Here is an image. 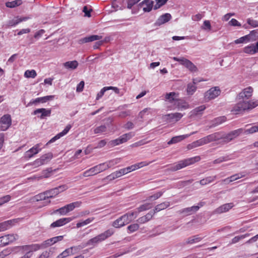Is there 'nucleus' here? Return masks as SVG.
<instances>
[{
    "mask_svg": "<svg viewBox=\"0 0 258 258\" xmlns=\"http://www.w3.org/2000/svg\"><path fill=\"white\" fill-rule=\"evenodd\" d=\"M152 163V162H147V161H143L139 163H138L137 164L132 165L130 166H128V168L129 169V170L131 172L136 170L138 169H140L142 167L146 166L148 165L149 164Z\"/></svg>",
    "mask_w": 258,
    "mask_h": 258,
    "instance_id": "a878e982",
    "label": "nucleus"
},
{
    "mask_svg": "<svg viewBox=\"0 0 258 258\" xmlns=\"http://www.w3.org/2000/svg\"><path fill=\"white\" fill-rule=\"evenodd\" d=\"M135 134L134 132H130L123 135L121 136V140L123 143L126 142L128 140L131 139L135 136Z\"/></svg>",
    "mask_w": 258,
    "mask_h": 258,
    "instance_id": "3c124183",
    "label": "nucleus"
},
{
    "mask_svg": "<svg viewBox=\"0 0 258 258\" xmlns=\"http://www.w3.org/2000/svg\"><path fill=\"white\" fill-rule=\"evenodd\" d=\"M46 196H47L46 191H45L43 193H41V194H39L38 195H37L35 197V199L37 201H44V203H45V205H47L50 203V201L48 200V199L49 198H47V197Z\"/></svg>",
    "mask_w": 258,
    "mask_h": 258,
    "instance_id": "58836bf2",
    "label": "nucleus"
},
{
    "mask_svg": "<svg viewBox=\"0 0 258 258\" xmlns=\"http://www.w3.org/2000/svg\"><path fill=\"white\" fill-rule=\"evenodd\" d=\"M50 113L51 110L45 108L37 109L34 111V114L37 115L40 114V115L39 116L40 118H43L46 116H50Z\"/></svg>",
    "mask_w": 258,
    "mask_h": 258,
    "instance_id": "b1692460",
    "label": "nucleus"
},
{
    "mask_svg": "<svg viewBox=\"0 0 258 258\" xmlns=\"http://www.w3.org/2000/svg\"><path fill=\"white\" fill-rule=\"evenodd\" d=\"M153 110L150 108H146L141 111L139 113V117L143 120H150L152 116Z\"/></svg>",
    "mask_w": 258,
    "mask_h": 258,
    "instance_id": "a211bd4d",
    "label": "nucleus"
},
{
    "mask_svg": "<svg viewBox=\"0 0 258 258\" xmlns=\"http://www.w3.org/2000/svg\"><path fill=\"white\" fill-rule=\"evenodd\" d=\"M251 36L250 35H247L241 37L234 41L235 44L248 43L251 41Z\"/></svg>",
    "mask_w": 258,
    "mask_h": 258,
    "instance_id": "72a5a7b5",
    "label": "nucleus"
},
{
    "mask_svg": "<svg viewBox=\"0 0 258 258\" xmlns=\"http://www.w3.org/2000/svg\"><path fill=\"white\" fill-rule=\"evenodd\" d=\"M234 207V204L232 203H227L224 204L216 210V212L218 214L225 213L228 212L229 210Z\"/></svg>",
    "mask_w": 258,
    "mask_h": 258,
    "instance_id": "5701e85b",
    "label": "nucleus"
},
{
    "mask_svg": "<svg viewBox=\"0 0 258 258\" xmlns=\"http://www.w3.org/2000/svg\"><path fill=\"white\" fill-rule=\"evenodd\" d=\"M17 235L15 234H8L1 237L4 245L9 244L10 243L16 239Z\"/></svg>",
    "mask_w": 258,
    "mask_h": 258,
    "instance_id": "bb28decb",
    "label": "nucleus"
},
{
    "mask_svg": "<svg viewBox=\"0 0 258 258\" xmlns=\"http://www.w3.org/2000/svg\"><path fill=\"white\" fill-rule=\"evenodd\" d=\"M120 162V159L116 158L103 163L105 170L111 168Z\"/></svg>",
    "mask_w": 258,
    "mask_h": 258,
    "instance_id": "c756f323",
    "label": "nucleus"
},
{
    "mask_svg": "<svg viewBox=\"0 0 258 258\" xmlns=\"http://www.w3.org/2000/svg\"><path fill=\"white\" fill-rule=\"evenodd\" d=\"M253 90L251 87H248L244 89L241 92L238 96V100L248 99L251 97Z\"/></svg>",
    "mask_w": 258,
    "mask_h": 258,
    "instance_id": "2eb2a0df",
    "label": "nucleus"
},
{
    "mask_svg": "<svg viewBox=\"0 0 258 258\" xmlns=\"http://www.w3.org/2000/svg\"><path fill=\"white\" fill-rule=\"evenodd\" d=\"M72 127V125L71 124H68L62 132L58 133V134L55 135L54 137H53L48 142L47 144L53 143V142H55L56 140L60 138L61 137H63L64 136H65L66 135H67L68 133V132H69V131L70 130V129Z\"/></svg>",
    "mask_w": 258,
    "mask_h": 258,
    "instance_id": "f3484780",
    "label": "nucleus"
},
{
    "mask_svg": "<svg viewBox=\"0 0 258 258\" xmlns=\"http://www.w3.org/2000/svg\"><path fill=\"white\" fill-rule=\"evenodd\" d=\"M203 81V80L197 78L193 79L192 82L191 83H188L187 85L186 92L187 95H191L194 94L197 90L196 85L198 83Z\"/></svg>",
    "mask_w": 258,
    "mask_h": 258,
    "instance_id": "ddd939ff",
    "label": "nucleus"
},
{
    "mask_svg": "<svg viewBox=\"0 0 258 258\" xmlns=\"http://www.w3.org/2000/svg\"><path fill=\"white\" fill-rule=\"evenodd\" d=\"M40 146L41 145L40 144L35 145L24 153L23 158L26 160H28L38 153L41 150Z\"/></svg>",
    "mask_w": 258,
    "mask_h": 258,
    "instance_id": "9b49d317",
    "label": "nucleus"
},
{
    "mask_svg": "<svg viewBox=\"0 0 258 258\" xmlns=\"http://www.w3.org/2000/svg\"><path fill=\"white\" fill-rule=\"evenodd\" d=\"M170 206V203L168 202H163L156 206L155 208V212H159L162 210H164Z\"/></svg>",
    "mask_w": 258,
    "mask_h": 258,
    "instance_id": "37998d69",
    "label": "nucleus"
},
{
    "mask_svg": "<svg viewBox=\"0 0 258 258\" xmlns=\"http://www.w3.org/2000/svg\"><path fill=\"white\" fill-rule=\"evenodd\" d=\"M75 217L63 218L56 220L50 225L52 228L60 227L72 221Z\"/></svg>",
    "mask_w": 258,
    "mask_h": 258,
    "instance_id": "4468645a",
    "label": "nucleus"
},
{
    "mask_svg": "<svg viewBox=\"0 0 258 258\" xmlns=\"http://www.w3.org/2000/svg\"><path fill=\"white\" fill-rule=\"evenodd\" d=\"M67 188L68 187L66 185H60L57 187L46 191V196L49 199L54 198L59 193L66 190Z\"/></svg>",
    "mask_w": 258,
    "mask_h": 258,
    "instance_id": "f8f14e48",
    "label": "nucleus"
},
{
    "mask_svg": "<svg viewBox=\"0 0 258 258\" xmlns=\"http://www.w3.org/2000/svg\"><path fill=\"white\" fill-rule=\"evenodd\" d=\"M164 192V190L157 192L155 193L154 194H153V195L150 196L148 198V200H149L150 201H153L159 199L160 197H161Z\"/></svg>",
    "mask_w": 258,
    "mask_h": 258,
    "instance_id": "8fccbe9b",
    "label": "nucleus"
},
{
    "mask_svg": "<svg viewBox=\"0 0 258 258\" xmlns=\"http://www.w3.org/2000/svg\"><path fill=\"white\" fill-rule=\"evenodd\" d=\"M196 133H197V132H194L191 133L189 134H186V135L174 137L168 142L167 144L168 145L176 144L177 143H178V142L188 138L191 135H194V134H196Z\"/></svg>",
    "mask_w": 258,
    "mask_h": 258,
    "instance_id": "dca6fc26",
    "label": "nucleus"
},
{
    "mask_svg": "<svg viewBox=\"0 0 258 258\" xmlns=\"http://www.w3.org/2000/svg\"><path fill=\"white\" fill-rule=\"evenodd\" d=\"M243 52L250 54H253L257 52L254 44H251L245 46L243 48Z\"/></svg>",
    "mask_w": 258,
    "mask_h": 258,
    "instance_id": "4c0bfd02",
    "label": "nucleus"
},
{
    "mask_svg": "<svg viewBox=\"0 0 258 258\" xmlns=\"http://www.w3.org/2000/svg\"><path fill=\"white\" fill-rule=\"evenodd\" d=\"M13 221L9 220L0 223V232L4 231L11 227L13 225Z\"/></svg>",
    "mask_w": 258,
    "mask_h": 258,
    "instance_id": "ea45409f",
    "label": "nucleus"
},
{
    "mask_svg": "<svg viewBox=\"0 0 258 258\" xmlns=\"http://www.w3.org/2000/svg\"><path fill=\"white\" fill-rule=\"evenodd\" d=\"M94 217H90V218H89L85 220L80 221L79 222L77 223V224H76V227L77 228H80V227L85 226L91 223L92 222H93L94 221Z\"/></svg>",
    "mask_w": 258,
    "mask_h": 258,
    "instance_id": "a19ab883",
    "label": "nucleus"
},
{
    "mask_svg": "<svg viewBox=\"0 0 258 258\" xmlns=\"http://www.w3.org/2000/svg\"><path fill=\"white\" fill-rule=\"evenodd\" d=\"M152 207V205L151 204L149 203H146L145 204L142 206H141L140 207L138 208L137 210H136L135 211H137L138 212V214L139 213L148 210L150 209Z\"/></svg>",
    "mask_w": 258,
    "mask_h": 258,
    "instance_id": "5fc2aeb1",
    "label": "nucleus"
},
{
    "mask_svg": "<svg viewBox=\"0 0 258 258\" xmlns=\"http://www.w3.org/2000/svg\"><path fill=\"white\" fill-rule=\"evenodd\" d=\"M82 203L81 202H75L72 203L65 206L68 213L72 211L76 208H79L81 206Z\"/></svg>",
    "mask_w": 258,
    "mask_h": 258,
    "instance_id": "f704fd0d",
    "label": "nucleus"
},
{
    "mask_svg": "<svg viewBox=\"0 0 258 258\" xmlns=\"http://www.w3.org/2000/svg\"><path fill=\"white\" fill-rule=\"evenodd\" d=\"M52 157L53 155L51 153H46L35 160L33 162L32 165L35 167H38L47 164L52 158Z\"/></svg>",
    "mask_w": 258,
    "mask_h": 258,
    "instance_id": "1a4fd4ad",
    "label": "nucleus"
},
{
    "mask_svg": "<svg viewBox=\"0 0 258 258\" xmlns=\"http://www.w3.org/2000/svg\"><path fill=\"white\" fill-rule=\"evenodd\" d=\"M221 90L219 87H213L208 90L204 94V100L209 101L214 99L220 95Z\"/></svg>",
    "mask_w": 258,
    "mask_h": 258,
    "instance_id": "423d86ee",
    "label": "nucleus"
},
{
    "mask_svg": "<svg viewBox=\"0 0 258 258\" xmlns=\"http://www.w3.org/2000/svg\"><path fill=\"white\" fill-rule=\"evenodd\" d=\"M112 226L116 228H120L124 225V223L122 222L120 217L117 219L116 220L113 222Z\"/></svg>",
    "mask_w": 258,
    "mask_h": 258,
    "instance_id": "864d4df0",
    "label": "nucleus"
},
{
    "mask_svg": "<svg viewBox=\"0 0 258 258\" xmlns=\"http://www.w3.org/2000/svg\"><path fill=\"white\" fill-rule=\"evenodd\" d=\"M104 171H105V169L103 164L101 163L85 171L83 175L84 177H88L96 175Z\"/></svg>",
    "mask_w": 258,
    "mask_h": 258,
    "instance_id": "6e6552de",
    "label": "nucleus"
},
{
    "mask_svg": "<svg viewBox=\"0 0 258 258\" xmlns=\"http://www.w3.org/2000/svg\"><path fill=\"white\" fill-rule=\"evenodd\" d=\"M168 0H156V4L154 6L155 9H159L164 5Z\"/></svg>",
    "mask_w": 258,
    "mask_h": 258,
    "instance_id": "69168bd1",
    "label": "nucleus"
},
{
    "mask_svg": "<svg viewBox=\"0 0 258 258\" xmlns=\"http://www.w3.org/2000/svg\"><path fill=\"white\" fill-rule=\"evenodd\" d=\"M55 248L51 247L47 250L43 251L39 256V258H48L54 252Z\"/></svg>",
    "mask_w": 258,
    "mask_h": 258,
    "instance_id": "79ce46f5",
    "label": "nucleus"
},
{
    "mask_svg": "<svg viewBox=\"0 0 258 258\" xmlns=\"http://www.w3.org/2000/svg\"><path fill=\"white\" fill-rule=\"evenodd\" d=\"M228 24L231 26L240 27L241 24L236 19H232L228 23Z\"/></svg>",
    "mask_w": 258,
    "mask_h": 258,
    "instance_id": "774afa93",
    "label": "nucleus"
},
{
    "mask_svg": "<svg viewBox=\"0 0 258 258\" xmlns=\"http://www.w3.org/2000/svg\"><path fill=\"white\" fill-rule=\"evenodd\" d=\"M244 100H238V102L232 109V112L234 114H238L243 111L251 109L258 106L257 100L246 101Z\"/></svg>",
    "mask_w": 258,
    "mask_h": 258,
    "instance_id": "f257e3e1",
    "label": "nucleus"
},
{
    "mask_svg": "<svg viewBox=\"0 0 258 258\" xmlns=\"http://www.w3.org/2000/svg\"><path fill=\"white\" fill-rule=\"evenodd\" d=\"M244 176V175L242 173H237V174H234V175L230 176L229 178L225 179L224 180H223V181L226 183H229L231 182H232L236 180L240 179Z\"/></svg>",
    "mask_w": 258,
    "mask_h": 258,
    "instance_id": "2f4dec72",
    "label": "nucleus"
},
{
    "mask_svg": "<svg viewBox=\"0 0 258 258\" xmlns=\"http://www.w3.org/2000/svg\"><path fill=\"white\" fill-rule=\"evenodd\" d=\"M123 143L121 140V137H120L118 139L111 141L109 143L111 146H115Z\"/></svg>",
    "mask_w": 258,
    "mask_h": 258,
    "instance_id": "338daca9",
    "label": "nucleus"
},
{
    "mask_svg": "<svg viewBox=\"0 0 258 258\" xmlns=\"http://www.w3.org/2000/svg\"><path fill=\"white\" fill-rule=\"evenodd\" d=\"M201 28L205 31H210L212 29L210 21L209 20H205L203 25L201 26Z\"/></svg>",
    "mask_w": 258,
    "mask_h": 258,
    "instance_id": "09e8293b",
    "label": "nucleus"
},
{
    "mask_svg": "<svg viewBox=\"0 0 258 258\" xmlns=\"http://www.w3.org/2000/svg\"><path fill=\"white\" fill-rule=\"evenodd\" d=\"M139 228V225L138 224H133L127 227V229L130 233H132L136 231Z\"/></svg>",
    "mask_w": 258,
    "mask_h": 258,
    "instance_id": "bf43d9fd",
    "label": "nucleus"
},
{
    "mask_svg": "<svg viewBox=\"0 0 258 258\" xmlns=\"http://www.w3.org/2000/svg\"><path fill=\"white\" fill-rule=\"evenodd\" d=\"M82 203L81 202H75L72 203L65 206L68 213L72 211L76 208H79L81 206Z\"/></svg>",
    "mask_w": 258,
    "mask_h": 258,
    "instance_id": "c9c22d12",
    "label": "nucleus"
},
{
    "mask_svg": "<svg viewBox=\"0 0 258 258\" xmlns=\"http://www.w3.org/2000/svg\"><path fill=\"white\" fill-rule=\"evenodd\" d=\"M106 127L105 125H101L96 127L94 130V133L95 134H101L106 131Z\"/></svg>",
    "mask_w": 258,
    "mask_h": 258,
    "instance_id": "680f3d73",
    "label": "nucleus"
},
{
    "mask_svg": "<svg viewBox=\"0 0 258 258\" xmlns=\"http://www.w3.org/2000/svg\"><path fill=\"white\" fill-rule=\"evenodd\" d=\"M179 94L175 92H170L166 94L165 95V101L171 103H173L174 106L176 104V102L178 100Z\"/></svg>",
    "mask_w": 258,
    "mask_h": 258,
    "instance_id": "aec40b11",
    "label": "nucleus"
},
{
    "mask_svg": "<svg viewBox=\"0 0 258 258\" xmlns=\"http://www.w3.org/2000/svg\"><path fill=\"white\" fill-rule=\"evenodd\" d=\"M171 18V16L169 13H166L161 16L157 21V24L158 25H162L168 22Z\"/></svg>",
    "mask_w": 258,
    "mask_h": 258,
    "instance_id": "c85d7f7f",
    "label": "nucleus"
},
{
    "mask_svg": "<svg viewBox=\"0 0 258 258\" xmlns=\"http://www.w3.org/2000/svg\"><path fill=\"white\" fill-rule=\"evenodd\" d=\"M79 63L77 60L68 61L63 64L65 69L72 70L77 69Z\"/></svg>",
    "mask_w": 258,
    "mask_h": 258,
    "instance_id": "cd10ccee",
    "label": "nucleus"
},
{
    "mask_svg": "<svg viewBox=\"0 0 258 258\" xmlns=\"http://www.w3.org/2000/svg\"><path fill=\"white\" fill-rule=\"evenodd\" d=\"M114 231L113 229H108L105 231L104 233H102L98 236L90 239L87 242V245H92L94 246L99 242L104 240L107 238L110 237L111 235L113 234Z\"/></svg>",
    "mask_w": 258,
    "mask_h": 258,
    "instance_id": "f03ea898",
    "label": "nucleus"
},
{
    "mask_svg": "<svg viewBox=\"0 0 258 258\" xmlns=\"http://www.w3.org/2000/svg\"><path fill=\"white\" fill-rule=\"evenodd\" d=\"M242 128H239L238 130L232 131L226 135H225L222 133H220V134L223 135L222 138H221L220 139H223V141L226 142H229L230 141L238 136L239 135L242 134Z\"/></svg>",
    "mask_w": 258,
    "mask_h": 258,
    "instance_id": "9d476101",
    "label": "nucleus"
},
{
    "mask_svg": "<svg viewBox=\"0 0 258 258\" xmlns=\"http://www.w3.org/2000/svg\"><path fill=\"white\" fill-rule=\"evenodd\" d=\"M24 76L26 78H35L37 73L34 70H28L25 72Z\"/></svg>",
    "mask_w": 258,
    "mask_h": 258,
    "instance_id": "a18cd8bd",
    "label": "nucleus"
},
{
    "mask_svg": "<svg viewBox=\"0 0 258 258\" xmlns=\"http://www.w3.org/2000/svg\"><path fill=\"white\" fill-rule=\"evenodd\" d=\"M21 4V0H15L12 2H7L6 3V6L9 8H14L16 6H20Z\"/></svg>",
    "mask_w": 258,
    "mask_h": 258,
    "instance_id": "603ef678",
    "label": "nucleus"
},
{
    "mask_svg": "<svg viewBox=\"0 0 258 258\" xmlns=\"http://www.w3.org/2000/svg\"><path fill=\"white\" fill-rule=\"evenodd\" d=\"M172 58L174 60L179 62L180 64L184 66L191 72L195 73L198 71L197 67L191 61L186 58L183 57H173Z\"/></svg>",
    "mask_w": 258,
    "mask_h": 258,
    "instance_id": "20e7f679",
    "label": "nucleus"
},
{
    "mask_svg": "<svg viewBox=\"0 0 258 258\" xmlns=\"http://www.w3.org/2000/svg\"><path fill=\"white\" fill-rule=\"evenodd\" d=\"M46 101V97H40L37 98L35 99H32L29 103L28 105H30L33 104H36L37 103L41 102H45Z\"/></svg>",
    "mask_w": 258,
    "mask_h": 258,
    "instance_id": "6e6d98bb",
    "label": "nucleus"
},
{
    "mask_svg": "<svg viewBox=\"0 0 258 258\" xmlns=\"http://www.w3.org/2000/svg\"><path fill=\"white\" fill-rule=\"evenodd\" d=\"M223 137V135L219 133H215L209 135L206 137L201 138L198 141L200 146L207 144L210 142L220 140Z\"/></svg>",
    "mask_w": 258,
    "mask_h": 258,
    "instance_id": "39448f33",
    "label": "nucleus"
},
{
    "mask_svg": "<svg viewBox=\"0 0 258 258\" xmlns=\"http://www.w3.org/2000/svg\"><path fill=\"white\" fill-rule=\"evenodd\" d=\"M153 2L152 0H144L140 4V7L145 12H150L153 8Z\"/></svg>",
    "mask_w": 258,
    "mask_h": 258,
    "instance_id": "4be33fe9",
    "label": "nucleus"
},
{
    "mask_svg": "<svg viewBox=\"0 0 258 258\" xmlns=\"http://www.w3.org/2000/svg\"><path fill=\"white\" fill-rule=\"evenodd\" d=\"M77 247H71L69 248L66 249L64 250L61 253L58 255L57 258H64L70 255L74 254V250H76Z\"/></svg>",
    "mask_w": 258,
    "mask_h": 258,
    "instance_id": "7c9ffc66",
    "label": "nucleus"
},
{
    "mask_svg": "<svg viewBox=\"0 0 258 258\" xmlns=\"http://www.w3.org/2000/svg\"><path fill=\"white\" fill-rule=\"evenodd\" d=\"M87 38V42H92L95 40H98L102 38V36L100 35H91L88 37H86Z\"/></svg>",
    "mask_w": 258,
    "mask_h": 258,
    "instance_id": "13d9d810",
    "label": "nucleus"
},
{
    "mask_svg": "<svg viewBox=\"0 0 258 258\" xmlns=\"http://www.w3.org/2000/svg\"><path fill=\"white\" fill-rule=\"evenodd\" d=\"M174 107L179 110L183 111L188 109L189 108V105L188 103L184 100L178 99L176 102Z\"/></svg>",
    "mask_w": 258,
    "mask_h": 258,
    "instance_id": "412c9836",
    "label": "nucleus"
},
{
    "mask_svg": "<svg viewBox=\"0 0 258 258\" xmlns=\"http://www.w3.org/2000/svg\"><path fill=\"white\" fill-rule=\"evenodd\" d=\"M12 125L11 116L9 114H4L0 118V130L6 131Z\"/></svg>",
    "mask_w": 258,
    "mask_h": 258,
    "instance_id": "0eeeda50",
    "label": "nucleus"
},
{
    "mask_svg": "<svg viewBox=\"0 0 258 258\" xmlns=\"http://www.w3.org/2000/svg\"><path fill=\"white\" fill-rule=\"evenodd\" d=\"M258 132V128L257 125H253L249 128L243 130V133L245 135L252 134Z\"/></svg>",
    "mask_w": 258,
    "mask_h": 258,
    "instance_id": "c03bdc74",
    "label": "nucleus"
},
{
    "mask_svg": "<svg viewBox=\"0 0 258 258\" xmlns=\"http://www.w3.org/2000/svg\"><path fill=\"white\" fill-rule=\"evenodd\" d=\"M200 158L199 156L188 158L184 160H181L177 163L174 164L171 167L170 169L172 171H176L182 168H184L188 165H189L200 160Z\"/></svg>",
    "mask_w": 258,
    "mask_h": 258,
    "instance_id": "7ed1b4c3",
    "label": "nucleus"
},
{
    "mask_svg": "<svg viewBox=\"0 0 258 258\" xmlns=\"http://www.w3.org/2000/svg\"><path fill=\"white\" fill-rule=\"evenodd\" d=\"M11 200V196L9 195L5 196L0 198V206L6 203Z\"/></svg>",
    "mask_w": 258,
    "mask_h": 258,
    "instance_id": "0e129e2a",
    "label": "nucleus"
},
{
    "mask_svg": "<svg viewBox=\"0 0 258 258\" xmlns=\"http://www.w3.org/2000/svg\"><path fill=\"white\" fill-rule=\"evenodd\" d=\"M225 120H226V118L224 116H221V117H217L213 120V125H214V126L218 125L222 123V122H224Z\"/></svg>",
    "mask_w": 258,
    "mask_h": 258,
    "instance_id": "4d7b16f0",
    "label": "nucleus"
},
{
    "mask_svg": "<svg viewBox=\"0 0 258 258\" xmlns=\"http://www.w3.org/2000/svg\"><path fill=\"white\" fill-rule=\"evenodd\" d=\"M183 116V114L181 113L176 112L166 115L165 118L170 122H175L179 120Z\"/></svg>",
    "mask_w": 258,
    "mask_h": 258,
    "instance_id": "6ab92c4d",
    "label": "nucleus"
},
{
    "mask_svg": "<svg viewBox=\"0 0 258 258\" xmlns=\"http://www.w3.org/2000/svg\"><path fill=\"white\" fill-rule=\"evenodd\" d=\"M63 236H58L56 237H52L49 239V241L52 244H53L56 243L58 241H61L63 239Z\"/></svg>",
    "mask_w": 258,
    "mask_h": 258,
    "instance_id": "e2e57ef3",
    "label": "nucleus"
},
{
    "mask_svg": "<svg viewBox=\"0 0 258 258\" xmlns=\"http://www.w3.org/2000/svg\"><path fill=\"white\" fill-rule=\"evenodd\" d=\"M203 239V237L200 236L198 235H194L188 238L186 240V243L187 244H194L201 241Z\"/></svg>",
    "mask_w": 258,
    "mask_h": 258,
    "instance_id": "473e14b6",
    "label": "nucleus"
},
{
    "mask_svg": "<svg viewBox=\"0 0 258 258\" xmlns=\"http://www.w3.org/2000/svg\"><path fill=\"white\" fill-rule=\"evenodd\" d=\"M108 90V87H103L101 90L98 93V94H97V96H96V100H99L100 99L104 94V93L106 91Z\"/></svg>",
    "mask_w": 258,
    "mask_h": 258,
    "instance_id": "052dcab7",
    "label": "nucleus"
},
{
    "mask_svg": "<svg viewBox=\"0 0 258 258\" xmlns=\"http://www.w3.org/2000/svg\"><path fill=\"white\" fill-rule=\"evenodd\" d=\"M250 234L249 233H246L243 235H241L235 236L232 239L231 243L232 244L236 243L238 242V241H239L240 240L244 239L245 238H246L247 237H249L250 236Z\"/></svg>",
    "mask_w": 258,
    "mask_h": 258,
    "instance_id": "de8ad7c7",
    "label": "nucleus"
},
{
    "mask_svg": "<svg viewBox=\"0 0 258 258\" xmlns=\"http://www.w3.org/2000/svg\"><path fill=\"white\" fill-rule=\"evenodd\" d=\"M138 216V212L137 211H131L125 214L122 215L123 218H124L126 223L128 224L134 219H135Z\"/></svg>",
    "mask_w": 258,
    "mask_h": 258,
    "instance_id": "393cba45",
    "label": "nucleus"
},
{
    "mask_svg": "<svg viewBox=\"0 0 258 258\" xmlns=\"http://www.w3.org/2000/svg\"><path fill=\"white\" fill-rule=\"evenodd\" d=\"M200 208L199 206H194L191 207L186 208L182 210V213H185L186 215H191L196 211H197Z\"/></svg>",
    "mask_w": 258,
    "mask_h": 258,
    "instance_id": "e433bc0d",
    "label": "nucleus"
},
{
    "mask_svg": "<svg viewBox=\"0 0 258 258\" xmlns=\"http://www.w3.org/2000/svg\"><path fill=\"white\" fill-rule=\"evenodd\" d=\"M216 176H209L202 179L200 180V182L201 185H204L213 182L216 179Z\"/></svg>",
    "mask_w": 258,
    "mask_h": 258,
    "instance_id": "49530a36",
    "label": "nucleus"
}]
</instances>
